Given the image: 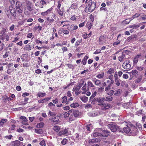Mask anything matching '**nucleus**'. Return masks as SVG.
<instances>
[{
  "label": "nucleus",
  "instance_id": "obj_1",
  "mask_svg": "<svg viewBox=\"0 0 146 146\" xmlns=\"http://www.w3.org/2000/svg\"><path fill=\"white\" fill-rule=\"evenodd\" d=\"M16 9L13 8L12 6L11 5L9 6V10L6 9L5 12L8 17H9L10 13L13 17L15 18L16 16Z\"/></svg>",
  "mask_w": 146,
  "mask_h": 146
},
{
  "label": "nucleus",
  "instance_id": "obj_34",
  "mask_svg": "<svg viewBox=\"0 0 146 146\" xmlns=\"http://www.w3.org/2000/svg\"><path fill=\"white\" fill-rule=\"evenodd\" d=\"M44 125V123L42 122H40L38 123L36 125L37 128H42Z\"/></svg>",
  "mask_w": 146,
  "mask_h": 146
},
{
  "label": "nucleus",
  "instance_id": "obj_60",
  "mask_svg": "<svg viewBox=\"0 0 146 146\" xmlns=\"http://www.w3.org/2000/svg\"><path fill=\"white\" fill-rule=\"evenodd\" d=\"M141 56V54H139L137 55L135 58L138 59V60L139 58H140Z\"/></svg>",
  "mask_w": 146,
  "mask_h": 146
},
{
  "label": "nucleus",
  "instance_id": "obj_61",
  "mask_svg": "<svg viewBox=\"0 0 146 146\" xmlns=\"http://www.w3.org/2000/svg\"><path fill=\"white\" fill-rule=\"evenodd\" d=\"M110 89H111V86L109 85L107 87H106L105 88V90L107 92V91H108L109 90H110Z\"/></svg>",
  "mask_w": 146,
  "mask_h": 146
},
{
  "label": "nucleus",
  "instance_id": "obj_31",
  "mask_svg": "<svg viewBox=\"0 0 146 146\" xmlns=\"http://www.w3.org/2000/svg\"><path fill=\"white\" fill-rule=\"evenodd\" d=\"M31 46L29 44L26 45L24 48L25 50H29L31 49Z\"/></svg>",
  "mask_w": 146,
  "mask_h": 146
},
{
  "label": "nucleus",
  "instance_id": "obj_19",
  "mask_svg": "<svg viewBox=\"0 0 146 146\" xmlns=\"http://www.w3.org/2000/svg\"><path fill=\"white\" fill-rule=\"evenodd\" d=\"M141 25V24H138L137 25L134 24L130 25L129 27L133 29H136L139 27Z\"/></svg>",
  "mask_w": 146,
  "mask_h": 146
},
{
  "label": "nucleus",
  "instance_id": "obj_35",
  "mask_svg": "<svg viewBox=\"0 0 146 146\" xmlns=\"http://www.w3.org/2000/svg\"><path fill=\"white\" fill-rule=\"evenodd\" d=\"M141 14H139L137 13H136L135 14L133 15L131 18L130 19L131 20L135 18L138 17Z\"/></svg>",
  "mask_w": 146,
  "mask_h": 146
},
{
  "label": "nucleus",
  "instance_id": "obj_24",
  "mask_svg": "<svg viewBox=\"0 0 146 146\" xmlns=\"http://www.w3.org/2000/svg\"><path fill=\"white\" fill-rule=\"evenodd\" d=\"M104 73L102 72L101 74H98L97 75L96 77L98 78L101 79L104 78Z\"/></svg>",
  "mask_w": 146,
  "mask_h": 146
},
{
  "label": "nucleus",
  "instance_id": "obj_28",
  "mask_svg": "<svg viewBox=\"0 0 146 146\" xmlns=\"http://www.w3.org/2000/svg\"><path fill=\"white\" fill-rule=\"evenodd\" d=\"M68 26V30L70 31H73V25H70L69 24H68V25H64L63 27H64V26Z\"/></svg>",
  "mask_w": 146,
  "mask_h": 146
},
{
  "label": "nucleus",
  "instance_id": "obj_50",
  "mask_svg": "<svg viewBox=\"0 0 146 146\" xmlns=\"http://www.w3.org/2000/svg\"><path fill=\"white\" fill-rule=\"evenodd\" d=\"M47 1L48 0H41L40 1V3L42 5H43L46 4Z\"/></svg>",
  "mask_w": 146,
  "mask_h": 146
},
{
  "label": "nucleus",
  "instance_id": "obj_52",
  "mask_svg": "<svg viewBox=\"0 0 146 146\" xmlns=\"http://www.w3.org/2000/svg\"><path fill=\"white\" fill-rule=\"evenodd\" d=\"M82 90L84 91H86V83L84 84V85L82 88Z\"/></svg>",
  "mask_w": 146,
  "mask_h": 146
},
{
  "label": "nucleus",
  "instance_id": "obj_22",
  "mask_svg": "<svg viewBox=\"0 0 146 146\" xmlns=\"http://www.w3.org/2000/svg\"><path fill=\"white\" fill-rule=\"evenodd\" d=\"M125 58V55L123 54L121 56H119L118 58L119 60L121 62L123 61Z\"/></svg>",
  "mask_w": 146,
  "mask_h": 146
},
{
  "label": "nucleus",
  "instance_id": "obj_59",
  "mask_svg": "<svg viewBox=\"0 0 146 146\" xmlns=\"http://www.w3.org/2000/svg\"><path fill=\"white\" fill-rule=\"evenodd\" d=\"M92 32H90L89 34H86V37H84V38H86L88 37H90L92 35Z\"/></svg>",
  "mask_w": 146,
  "mask_h": 146
},
{
  "label": "nucleus",
  "instance_id": "obj_43",
  "mask_svg": "<svg viewBox=\"0 0 146 146\" xmlns=\"http://www.w3.org/2000/svg\"><path fill=\"white\" fill-rule=\"evenodd\" d=\"M35 132L36 133L38 134H41L42 132V129H35Z\"/></svg>",
  "mask_w": 146,
  "mask_h": 146
},
{
  "label": "nucleus",
  "instance_id": "obj_20",
  "mask_svg": "<svg viewBox=\"0 0 146 146\" xmlns=\"http://www.w3.org/2000/svg\"><path fill=\"white\" fill-rule=\"evenodd\" d=\"M88 115L89 116H90L95 117L97 115L98 113L97 112L93 111L89 113H88Z\"/></svg>",
  "mask_w": 146,
  "mask_h": 146
},
{
  "label": "nucleus",
  "instance_id": "obj_63",
  "mask_svg": "<svg viewBox=\"0 0 146 146\" xmlns=\"http://www.w3.org/2000/svg\"><path fill=\"white\" fill-rule=\"evenodd\" d=\"M101 50H96L94 53V54H97L100 53L101 52Z\"/></svg>",
  "mask_w": 146,
  "mask_h": 146
},
{
  "label": "nucleus",
  "instance_id": "obj_46",
  "mask_svg": "<svg viewBox=\"0 0 146 146\" xmlns=\"http://www.w3.org/2000/svg\"><path fill=\"white\" fill-rule=\"evenodd\" d=\"M71 8L74 9H77V7L76 3L73 4L71 6Z\"/></svg>",
  "mask_w": 146,
  "mask_h": 146
},
{
  "label": "nucleus",
  "instance_id": "obj_6",
  "mask_svg": "<svg viewBox=\"0 0 146 146\" xmlns=\"http://www.w3.org/2000/svg\"><path fill=\"white\" fill-rule=\"evenodd\" d=\"M98 105L101 106V109L103 110H106L110 108L111 106V105L107 103H100Z\"/></svg>",
  "mask_w": 146,
  "mask_h": 146
},
{
  "label": "nucleus",
  "instance_id": "obj_18",
  "mask_svg": "<svg viewBox=\"0 0 146 146\" xmlns=\"http://www.w3.org/2000/svg\"><path fill=\"white\" fill-rule=\"evenodd\" d=\"M123 130L124 132L126 133H129L130 131V128L128 126H126V127H124L123 128Z\"/></svg>",
  "mask_w": 146,
  "mask_h": 146
},
{
  "label": "nucleus",
  "instance_id": "obj_39",
  "mask_svg": "<svg viewBox=\"0 0 146 146\" xmlns=\"http://www.w3.org/2000/svg\"><path fill=\"white\" fill-rule=\"evenodd\" d=\"M97 94V92H96L95 91L94 92L93 94L90 97V100H92L96 96V95Z\"/></svg>",
  "mask_w": 146,
  "mask_h": 146
},
{
  "label": "nucleus",
  "instance_id": "obj_2",
  "mask_svg": "<svg viewBox=\"0 0 146 146\" xmlns=\"http://www.w3.org/2000/svg\"><path fill=\"white\" fill-rule=\"evenodd\" d=\"M110 134V131L107 130H104L102 131V133L98 132H94L93 135L94 137H96L97 136H103L104 137H106L109 135Z\"/></svg>",
  "mask_w": 146,
  "mask_h": 146
},
{
  "label": "nucleus",
  "instance_id": "obj_40",
  "mask_svg": "<svg viewBox=\"0 0 146 146\" xmlns=\"http://www.w3.org/2000/svg\"><path fill=\"white\" fill-rule=\"evenodd\" d=\"M71 113H69V111L67 112H66L65 113H64V114H63L64 116L65 117H67L69 116V115H71Z\"/></svg>",
  "mask_w": 146,
  "mask_h": 146
},
{
  "label": "nucleus",
  "instance_id": "obj_37",
  "mask_svg": "<svg viewBox=\"0 0 146 146\" xmlns=\"http://www.w3.org/2000/svg\"><path fill=\"white\" fill-rule=\"evenodd\" d=\"M114 70L113 68H111L110 69L107 71L108 74H111L114 73Z\"/></svg>",
  "mask_w": 146,
  "mask_h": 146
},
{
  "label": "nucleus",
  "instance_id": "obj_3",
  "mask_svg": "<svg viewBox=\"0 0 146 146\" xmlns=\"http://www.w3.org/2000/svg\"><path fill=\"white\" fill-rule=\"evenodd\" d=\"M23 5L20 2L17 1L16 2L15 5V9L16 11L19 13H21L23 12Z\"/></svg>",
  "mask_w": 146,
  "mask_h": 146
},
{
  "label": "nucleus",
  "instance_id": "obj_21",
  "mask_svg": "<svg viewBox=\"0 0 146 146\" xmlns=\"http://www.w3.org/2000/svg\"><path fill=\"white\" fill-rule=\"evenodd\" d=\"M92 106L91 104L87 103L85 105L84 108L88 110L89 109L92 108Z\"/></svg>",
  "mask_w": 146,
  "mask_h": 146
},
{
  "label": "nucleus",
  "instance_id": "obj_17",
  "mask_svg": "<svg viewBox=\"0 0 146 146\" xmlns=\"http://www.w3.org/2000/svg\"><path fill=\"white\" fill-rule=\"evenodd\" d=\"M52 129L55 132H58L60 130V127L59 126L55 125L53 127Z\"/></svg>",
  "mask_w": 146,
  "mask_h": 146
},
{
  "label": "nucleus",
  "instance_id": "obj_58",
  "mask_svg": "<svg viewBox=\"0 0 146 146\" xmlns=\"http://www.w3.org/2000/svg\"><path fill=\"white\" fill-rule=\"evenodd\" d=\"M122 77L124 79H127L128 78L129 76L127 74H124L123 75Z\"/></svg>",
  "mask_w": 146,
  "mask_h": 146
},
{
  "label": "nucleus",
  "instance_id": "obj_48",
  "mask_svg": "<svg viewBox=\"0 0 146 146\" xmlns=\"http://www.w3.org/2000/svg\"><path fill=\"white\" fill-rule=\"evenodd\" d=\"M48 115L53 117L55 116L56 115V114L55 113L52 112L50 111H49Z\"/></svg>",
  "mask_w": 146,
  "mask_h": 146
},
{
  "label": "nucleus",
  "instance_id": "obj_32",
  "mask_svg": "<svg viewBox=\"0 0 146 146\" xmlns=\"http://www.w3.org/2000/svg\"><path fill=\"white\" fill-rule=\"evenodd\" d=\"M113 100V98L112 97L108 96L106 97L105 100L107 102L111 101Z\"/></svg>",
  "mask_w": 146,
  "mask_h": 146
},
{
  "label": "nucleus",
  "instance_id": "obj_49",
  "mask_svg": "<svg viewBox=\"0 0 146 146\" xmlns=\"http://www.w3.org/2000/svg\"><path fill=\"white\" fill-rule=\"evenodd\" d=\"M62 103H66L67 102V98L66 96H64L62 97Z\"/></svg>",
  "mask_w": 146,
  "mask_h": 146
},
{
  "label": "nucleus",
  "instance_id": "obj_7",
  "mask_svg": "<svg viewBox=\"0 0 146 146\" xmlns=\"http://www.w3.org/2000/svg\"><path fill=\"white\" fill-rule=\"evenodd\" d=\"M88 8H89V10L90 12H92L93 11L96 7L95 4L93 3L92 0H90L88 2Z\"/></svg>",
  "mask_w": 146,
  "mask_h": 146
},
{
  "label": "nucleus",
  "instance_id": "obj_47",
  "mask_svg": "<svg viewBox=\"0 0 146 146\" xmlns=\"http://www.w3.org/2000/svg\"><path fill=\"white\" fill-rule=\"evenodd\" d=\"M40 145L41 146H46V143L45 141L44 140H42L39 143Z\"/></svg>",
  "mask_w": 146,
  "mask_h": 146
},
{
  "label": "nucleus",
  "instance_id": "obj_33",
  "mask_svg": "<svg viewBox=\"0 0 146 146\" xmlns=\"http://www.w3.org/2000/svg\"><path fill=\"white\" fill-rule=\"evenodd\" d=\"M52 9H50L46 11L45 12H42L41 13V15L43 16H44L47 15L48 13H49L51 11Z\"/></svg>",
  "mask_w": 146,
  "mask_h": 146
},
{
  "label": "nucleus",
  "instance_id": "obj_55",
  "mask_svg": "<svg viewBox=\"0 0 146 146\" xmlns=\"http://www.w3.org/2000/svg\"><path fill=\"white\" fill-rule=\"evenodd\" d=\"M120 42V41L118 40L117 41L113 43V45L114 46H117L119 44Z\"/></svg>",
  "mask_w": 146,
  "mask_h": 146
},
{
  "label": "nucleus",
  "instance_id": "obj_23",
  "mask_svg": "<svg viewBox=\"0 0 146 146\" xmlns=\"http://www.w3.org/2000/svg\"><path fill=\"white\" fill-rule=\"evenodd\" d=\"M46 95L45 93H42L40 92H39L37 94V96L40 98H42L45 96Z\"/></svg>",
  "mask_w": 146,
  "mask_h": 146
},
{
  "label": "nucleus",
  "instance_id": "obj_8",
  "mask_svg": "<svg viewBox=\"0 0 146 146\" xmlns=\"http://www.w3.org/2000/svg\"><path fill=\"white\" fill-rule=\"evenodd\" d=\"M130 61L129 60H127L125 61L122 65L123 68L125 69H129L131 67V64H129Z\"/></svg>",
  "mask_w": 146,
  "mask_h": 146
},
{
  "label": "nucleus",
  "instance_id": "obj_9",
  "mask_svg": "<svg viewBox=\"0 0 146 146\" xmlns=\"http://www.w3.org/2000/svg\"><path fill=\"white\" fill-rule=\"evenodd\" d=\"M106 42V40L104 36H101L99 38L98 43L100 44H103Z\"/></svg>",
  "mask_w": 146,
  "mask_h": 146
},
{
  "label": "nucleus",
  "instance_id": "obj_41",
  "mask_svg": "<svg viewBox=\"0 0 146 146\" xmlns=\"http://www.w3.org/2000/svg\"><path fill=\"white\" fill-rule=\"evenodd\" d=\"M88 86L89 87H94V84L91 81H88Z\"/></svg>",
  "mask_w": 146,
  "mask_h": 146
},
{
  "label": "nucleus",
  "instance_id": "obj_45",
  "mask_svg": "<svg viewBox=\"0 0 146 146\" xmlns=\"http://www.w3.org/2000/svg\"><path fill=\"white\" fill-rule=\"evenodd\" d=\"M80 88L78 86L75 87L73 89V91H78L80 89Z\"/></svg>",
  "mask_w": 146,
  "mask_h": 146
},
{
  "label": "nucleus",
  "instance_id": "obj_56",
  "mask_svg": "<svg viewBox=\"0 0 146 146\" xmlns=\"http://www.w3.org/2000/svg\"><path fill=\"white\" fill-rule=\"evenodd\" d=\"M136 68L139 70L141 71L143 70L144 68L142 66H137Z\"/></svg>",
  "mask_w": 146,
  "mask_h": 146
},
{
  "label": "nucleus",
  "instance_id": "obj_38",
  "mask_svg": "<svg viewBox=\"0 0 146 146\" xmlns=\"http://www.w3.org/2000/svg\"><path fill=\"white\" fill-rule=\"evenodd\" d=\"M14 146H19L20 145L21 142L19 141L18 140H17L15 141L14 142Z\"/></svg>",
  "mask_w": 146,
  "mask_h": 146
},
{
  "label": "nucleus",
  "instance_id": "obj_57",
  "mask_svg": "<svg viewBox=\"0 0 146 146\" xmlns=\"http://www.w3.org/2000/svg\"><path fill=\"white\" fill-rule=\"evenodd\" d=\"M114 92L113 90H111L110 92L107 93V94L110 96H112L113 95Z\"/></svg>",
  "mask_w": 146,
  "mask_h": 146
},
{
  "label": "nucleus",
  "instance_id": "obj_51",
  "mask_svg": "<svg viewBox=\"0 0 146 146\" xmlns=\"http://www.w3.org/2000/svg\"><path fill=\"white\" fill-rule=\"evenodd\" d=\"M27 8L29 11H31L33 10V8L31 6L29 5H28L27 6Z\"/></svg>",
  "mask_w": 146,
  "mask_h": 146
},
{
  "label": "nucleus",
  "instance_id": "obj_29",
  "mask_svg": "<svg viewBox=\"0 0 146 146\" xmlns=\"http://www.w3.org/2000/svg\"><path fill=\"white\" fill-rule=\"evenodd\" d=\"M142 76L141 75L140 76L135 80V83H138L140 82L142 79Z\"/></svg>",
  "mask_w": 146,
  "mask_h": 146
},
{
  "label": "nucleus",
  "instance_id": "obj_16",
  "mask_svg": "<svg viewBox=\"0 0 146 146\" xmlns=\"http://www.w3.org/2000/svg\"><path fill=\"white\" fill-rule=\"evenodd\" d=\"M80 100L86 103L87 102L88 98L85 96H82L80 97Z\"/></svg>",
  "mask_w": 146,
  "mask_h": 146
},
{
  "label": "nucleus",
  "instance_id": "obj_54",
  "mask_svg": "<svg viewBox=\"0 0 146 146\" xmlns=\"http://www.w3.org/2000/svg\"><path fill=\"white\" fill-rule=\"evenodd\" d=\"M67 139H64L61 141V143L63 145H65L66 143Z\"/></svg>",
  "mask_w": 146,
  "mask_h": 146
},
{
  "label": "nucleus",
  "instance_id": "obj_42",
  "mask_svg": "<svg viewBox=\"0 0 146 146\" xmlns=\"http://www.w3.org/2000/svg\"><path fill=\"white\" fill-rule=\"evenodd\" d=\"M85 82L84 81V80L82 79L81 80L78 86L80 87V88H81V87L82 86V85L84 84Z\"/></svg>",
  "mask_w": 146,
  "mask_h": 146
},
{
  "label": "nucleus",
  "instance_id": "obj_14",
  "mask_svg": "<svg viewBox=\"0 0 146 146\" xmlns=\"http://www.w3.org/2000/svg\"><path fill=\"white\" fill-rule=\"evenodd\" d=\"M127 73H129L130 75L131 76V75L132 74L133 76V77L136 76L138 75V72L136 70H132L131 72H128Z\"/></svg>",
  "mask_w": 146,
  "mask_h": 146
},
{
  "label": "nucleus",
  "instance_id": "obj_30",
  "mask_svg": "<svg viewBox=\"0 0 146 146\" xmlns=\"http://www.w3.org/2000/svg\"><path fill=\"white\" fill-rule=\"evenodd\" d=\"M7 119H2L1 120L0 122V125L1 126H3V125L5 123H6V122H7Z\"/></svg>",
  "mask_w": 146,
  "mask_h": 146
},
{
  "label": "nucleus",
  "instance_id": "obj_4",
  "mask_svg": "<svg viewBox=\"0 0 146 146\" xmlns=\"http://www.w3.org/2000/svg\"><path fill=\"white\" fill-rule=\"evenodd\" d=\"M108 126L112 132H116L118 128L117 125L113 123L108 124Z\"/></svg>",
  "mask_w": 146,
  "mask_h": 146
},
{
  "label": "nucleus",
  "instance_id": "obj_10",
  "mask_svg": "<svg viewBox=\"0 0 146 146\" xmlns=\"http://www.w3.org/2000/svg\"><path fill=\"white\" fill-rule=\"evenodd\" d=\"M49 120L51 123H53L54 124H56L58 123L59 119L58 117H56L54 118H50L49 119Z\"/></svg>",
  "mask_w": 146,
  "mask_h": 146
},
{
  "label": "nucleus",
  "instance_id": "obj_53",
  "mask_svg": "<svg viewBox=\"0 0 146 146\" xmlns=\"http://www.w3.org/2000/svg\"><path fill=\"white\" fill-rule=\"evenodd\" d=\"M138 60L136 58L134 57L133 60V64L134 65H136L138 62Z\"/></svg>",
  "mask_w": 146,
  "mask_h": 146
},
{
  "label": "nucleus",
  "instance_id": "obj_62",
  "mask_svg": "<svg viewBox=\"0 0 146 146\" xmlns=\"http://www.w3.org/2000/svg\"><path fill=\"white\" fill-rule=\"evenodd\" d=\"M134 38V37L132 36H131L127 38V40L128 41H130Z\"/></svg>",
  "mask_w": 146,
  "mask_h": 146
},
{
  "label": "nucleus",
  "instance_id": "obj_36",
  "mask_svg": "<svg viewBox=\"0 0 146 146\" xmlns=\"http://www.w3.org/2000/svg\"><path fill=\"white\" fill-rule=\"evenodd\" d=\"M94 84L96 85L99 86L101 84V82L100 80L97 79L95 82Z\"/></svg>",
  "mask_w": 146,
  "mask_h": 146
},
{
  "label": "nucleus",
  "instance_id": "obj_64",
  "mask_svg": "<svg viewBox=\"0 0 146 146\" xmlns=\"http://www.w3.org/2000/svg\"><path fill=\"white\" fill-rule=\"evenodd\" d=\"M70 19L72 21H75L76 19V18L75 15H73L72 16Z\"/></svg>",
  "mask_w": 146,
  "mask_h": 146
},
{
  "label": "nucleus",
  "instance_id": "obj_26",
  "mask_svg": "<svg viewBox=\"0 0 146 146\" xmlns=\"http://www.w3.org/2000/svg\"><path fill=\"white\" fill-rule=\"evenodd\" d=\"M79 106L78 104L76 102H74L70 104V106L71 108H76Z\"/></svg>",
  "mask_w": 146,
  "mask_h": 146
},
{
  "label": "nucleus",
  "instance_id": "obj_27",
  "mask_svg": "<svg viewBox=\"0 0 146 146\" xmlns=\"http://www.w3.org/2000/svg\"><path fill=\"white\" fill-rule=\"evenodd\" d=\"M88 58V57L87 56H85L82 60V64L84 65H85L86 63V61Z\"/></svg>",
  "mask_w": 146,
  "mask_h": 146
},
{
  "label": "nucleus",
  "instance_id": "obj_25",
  "mask_svg": "<svg viewBox=\"0 0 146 146\" xmlns=\"http://www.w3.org/2000/svg\"><path fill=\"white\" fill-rule=\"evenodd\" d=\"M57 13L60 16H62L63 14V11L62 9L61 10L60 9H57Z\"/></svg>",
  "mask_w": 146,
  "mask_h": 146
},
{
  "label": "nucleus",
  "instance_id": "obj_15",
  "mask_svg": "<svg viewBox=\"0 0 146 146\" xmlns=\"http://www.w3.org/2000/svg\"><path fill=\"white\" fill-rule=\"evenodd\" d=\"M96 101L98 103H102L104 102L105 100V98L104 97H99L96 98Z\"/></svg>",
  "mask_w": 146,
  "mask_h": 146
},
{
  "label": "nucleus",
  "instance_id": "obj_44",
  "mask_svg": "<svg viewBox=\"0 0 146 146\" xmlns=\"http://www.w3.org/2000/svg\"><path fill=\"white\" fill-rule=\"evenodd\" d=\"M121 85L122 86H124L128 85L126 83L125 81H121Z\"/></svg>",
  "mask_w": 146,
  "mask_h": 146
},
{
  "label": "nucleus",
  "instance_id": "obj_12",
  "mask_svg": "<svg viewBox=\"0 0 146 146\" xmlns=\"http://www.w3.org/2000/svg\"><path fill=\"white\" fill-rule=\"evenodd\" d=\"M50 97H47L44 99H41L38 100V102L39 103H46L50 100Z\"/></svg>",
  "mask_w": 146,
  "mask_h": 146
},
{
  "label": "nucleus",
  "instance_id": "obj_5",
  "mask_svg": "<svg viewBox=\"0 0 146 146\" xmlns=\"http://www.w3.org/2000/svg\"><path fill=\"white\" fill-rule=\"evenodd\" d=\"M69 113H71V115L74 116L75 117H78L81 115V113L78 111L73 109L69 111Z\"/></svg>",
  "mask_w": 146,
  "mask_h": 146
},
{
  "label": "nucleus",
  "instance_id": "obj_13",
  "mask_svg": "<svg viewBox=\"0 0 146 146\" xmlns=\"http://www.w3.org/2000/svg\"><path fill=\"white\" fill-rule=\"evenodd\" d=\"M20 119H22V123L23 124L25 125H27L28 124L27 123V119L26 117L25 116H21L20 118Z\"/></svg>",
  "mask_w": 146,
  "mask_h": 146
},
{
  "label": "nucleus",
  "instance_id": "obj_11",
  "mask_svg": "<svg viewBox=\"0 0 146 146\" xmlns=\"http://www.w3.org/2000/svg\"><path fill=\"white\" fill-rule=\"evenodd\" d=\"M68 134V130L65 129L63 130L60 131L57 134V135L59 136H60L62 135H67Z\"/></svg>",
  "mask_w": 146,
  "mask_h": 146
}]
</instances>
